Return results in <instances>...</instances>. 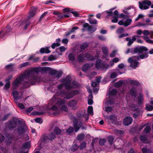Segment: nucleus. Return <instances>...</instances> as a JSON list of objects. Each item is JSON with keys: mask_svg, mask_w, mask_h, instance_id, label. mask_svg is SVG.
I'll return each instance as SVG.
<instances>
[{"mask_svg": "<svg viewBox=\"0 0 153 153\" xmlns=\"http://www.w3.org/2000/svg\"><path fill=\"white\" fill-rule=\"evenodd\" d=\"M60 80L61 82L64 83V84H60L57 85V91L51 100L52 102H54L58 99L56 102L57 105H53L50 109V111H52V113L54 116H56L59 114L61 111L67 112L68 111L67 107L65 105V100L58 98V97H64L66 99H69L79 93V91L77 90H75L71 91H66L64 90H62L63 87L64 85L65 88L68 90H71L72 88H76L78 86L76 82L73 81L72 83H71V78L70 76H68L65 78L61 79Z\"/></svg>", "mask_w": 153, "mask_h": 153, "instance_id": "1", "label": "nucleus"}, {"mask_svg": "<svg viewBox=\"0 0 153 153\" xmlns=\"http://www.w3.org/2000/svg\"><path fill=\"white\" fill-rule=\"evenodd\" d=\"M39 71V69L37 67L25 71L17 76L13 82V89H16L19 86L23 88H27L30 84L34 85L39 82L41 80L40 77L38 75Z\"/></svg>", "mask_w": 153, "mask_h": 153, "instance_id": "2", "label": "nucleus"}, {"mask_svg": "<svg viewBox=\"0 0 153 153\" xmlns=\"http://www.w3.org/2000/svg\"><path fill=\"white\" fill-rule=\"evenodd\" d=\"M42 70L45 72H48L50 74L54 75L56 79H59L61 77L62 75L61 73L55 70L52 69L50 68H42Z\"/></svg>", "mask_w": 153, "mask_h": 153, "instance_id": "3", "label": "nucleus"}, {"mask_svg": "<svg viewBox=\"0 0 153 153\" xmlns=\"http://www.w3.org/2000/svg\"><path fill=\"white\" fill-rule=\"evenodd\" d=\"M55 137V135L53 133H51L47 135L42 136L40 140L41 142L40 146H42L44 143L48 142L49 140H52L54 139Z\"/></svg>", "mask_w": 153, "mask_h": 153, "instance_id": "4", "label": "nucleus"}, {"mask_svg": "<svg viewBox=\"0 0 153 153\" xmlns=\"http://www.w3.org/2000/svg\"><path fill=\"white\" fill-rule=\"evenodd\" d=\"M137 60L135 56L130 57L128 59V62L129 63L130 66L133 68L135 69L139 66V62L137 61Z\"/></svg>", "mask_w": 153, "mask_h": 153, "instance_id": "5", "label": "nucleus"}, {"mask_svg": "<svg viewBox=\"0 0 153 153\" xmlns=\"http://www.w3.org/2000/svg\"><path fill=\"white\" fill-rule=\"evenodd\" d=\"M139 8L141 10H144L148 9L152 3L151 1L146 0L139 1Z\"/></svg>", "mask_w": 153, "mask_h": 153, "instance_id": "6", "label": "nucleus"}, {"mask_svg": "<svg viewBox=\"0 0 153 153\" xmlns=\"http://www.w3.org/2000/svg\"><path fill=\"white\" fill-rule=\"evenodd\" d=\"M109 65L102 61L101 59H97L96 63V68L98 69H107Z\"/></svg>", "mask_w": 153, "mask_h": 153, "instance_id": "7", "label": "nucleus"}, {"mask_svg": "<svg viewBox=\"0 0 153 153\" xmlns=\"http://www.w3.org/2000/svg\"><path fill=\"white\" fill-rule=\"evenodd\" d=\"M148 51V49L144 46H137L134 48L133 51L132 53H138L139 54L142 53L144 51Z\"/></svg>", "mask_w": 153, "mask_h": 153, "instance_id": "8", "label": "nucleus"}, {"mask_svg": "<svg viewBox=\"0 0 153 153\" xmlns=\"http://www.w3.org/2000/svg\"><path fill=\"white\" fill-rule=\"evenodd\" d=\"M83 27L85 28H87L88 31L91 33L94 32L96 30V27H93L92 26H90L87 23H85L83 25Z\"/></svg>", "mask_w": 153, "mask_h": 153, "instance_id": "9", "label": "nucleus"}, {"mask_svg": "<svg viewBox=\"0 0 153 153\" xmlns=\"http://www.w3.org/2000/svg\"><path fill=\"white\" fill-rule=\"evenodd\" d=\"M11 30V29L10 27L9 26H7L4 29V32L3 34L1 33L3 32L2 31H1L0 32V38H1L4 37L6 34L10 32Z\"/></svg>", "mask_w": 153, "mask_h": 153, "instance_id": "10", "label": "nucleus"}, {"mask_svg": "<svg viewBox=\"0 0 153 153\" xmlns=\"http://www.w3.org/2000/svg\"><path fill=\"white\" fill-rule=\"evenodd\" d=\"M132 118L130 117H128L124 118L123 120V124L125 126L130 125L132 122Z\"/></svg>", "mask_w": 153, "mask_h": 153, "instance_id": "11", "label": "nucleus"}, {"mask_svg": "<svg viewBox=\"0 0 153 153\" xmlns=\"http://www.w3.org/2000/svg\"><path fill=\"white\" fill-rule=\"evenodd\" d=\"M36 10V8L33 7L31 8L27 17L28 20L30 19L35 15Z\"/></svg>", "mask_w": 153, "mask_h": 153, "instance_id": "12", "label": "nucleus"}, {"mask_svg": "<svg viewBox=\"0 0 153 153\" xmlns=\"http://www.w3.org/2000/svg\"><path fill=\"white\" fill-rule=\"evenodd\" d=\"M8 123V128L12 130L15 128L17 125L16 122L14 120H12Z\"/></svg>", "mask_w": 153, "mask_h": 153, "instance_id": "13", "label": "nucleus"}, {"mask_svg": "<svg viewBox=\"0 0 153 153\" xmlns=\"http://www.w3.org/2000/svg\"><path fill=\"white\" fill-rule=\"evenodd\" d=\"M77 104V101L75 100H72L69 101L68 103V105L71 108H74L75 109H76L75 107L76 106Z\"/></svg>", "mask_w": 153, "mask_h": 153, "instance_id": "14", "label": "nucleus"}, {"mask_svg": "<svg viewBox=\"0 0 153 153\" xmlns=\"http://www.w3.org/2000/svg\"><path fill=\"white\" fill-rule=\"evenodd\" d=\"M50 48V47L42 48L40 50V52L41 53H49L51 52V51L49 50Z\"/></svg>", "mask_w": 153, "mask_h": 153, "instance_id": "15", "label": "nucleus"}, {"mask_svg": "<svg viewBox=\"0 0 153 153\" xmlns=\"http://www.w3.org/2000/svg\"><path fill=\"white\" fill-rule=\"evenodd\" d=\"M83 123L82 122H80L78 125L77 123H74V126L75 128V131L76 132H77L79 129L82 126Z\"/></svg>", "mask_w": 153, "mask_h": 153, "instance_id": "16", "label": "nucleus"}, {"mask_svg": "<svg viewBox=\"0 0 153 153\" xmlns=\"http://www.w3.org/2000/svg\"><path fill=\"white\" fill-rule=\"evenodd\" d=\"M27 127L25 126L19 127L18 129V133L20 134H24L26 130Z\"/></svg>", "mask_w": 153, "mask_h": 153, "instance_id": "17", "label": "nucleus"}, {"mask_svg": "<svg viewBox=\"0 0 153 153\" xmlns=\"http://www.w3.org/2000/svg\"><path fill=\"white\" fill-rule=\"evenodd\" d=\"M149 55L148 53H146L144 54L140 55L139 56H135L136 57L137 60H139L140 59H143L145 58H147L148 57Z\"/></svg>", "mask_w": 153, "mask_h": 153, "instance_id": "18", "label": "nucleus"}, {"mask_svg": "<svg viewBox=\"0 0 153 153\" xmlns=\"http://www.w3.org/2000/svg\"><path fill=\"white\" fill-rule=\"evenodd\" d=\"M85 57L88 60L93 61L94 59V58L91 56L88 53H86L85 54Z\"/></svg>", "mask_w": 153, "mask_h": 153, "instance_id": "19", "label": "nucleus"}, {"mask_svg": "<svg viewBox=\"0 0 153 153\" xmlns=\"http://www.w3.org/2000/svg\"><path fill=\"white\" fill-rule=\"evenodd\" d=\"M128 82L131 85H138L139 84V82L137 81L130 79H128Z\"/></svg>", "mask_w": 153, "mask_h": 153, "instance_id": "20", "label": "nucleus"}, {"mask_svg": "<svg viewBox=\"0 0 153 153\" xmlns=\"http://www.w3.org/2000/svg\"><path fill=\"white\" fill-rule=\"evenodd\" d=\"M114 137L112 136H108L107 138L108 142L110 145H112L113 144Z\"/></svg>", "mask_w": 153, "mask_h": 153, "instance_id": "21", "label": "nucleus"}, {"mask_svg": "<svg viewBox=\"0 0 153 153\" xmlns=\"http://www.w3.org/2000/svg\"><path fill=\"white\" fill-rule=\"evenodd\" d=\"M136 90L134 88H132L130 91V94L131 96L135 97L136 96Z\"/></svg>", "mask_w": 153, "mask_h": 153, "instance_id": "22", "label": "nucleus"}, {"mask_svg": "<svg viewBox=\"0 0 153 153\" xmlns=\"http://www.w3.org/2000/svg\"><path fill=\"white\" fill-rule=\"evenodd\" d=\"M115 8H114L113 9H111L109 10V11H105L104 12V13L105 14H107L106 16V17L108 18V17L110 16H113V13L112 12V11L114 9H115Z\"/></svg>", "mask_w": 153, "mask_h": 153, "instance_id": "23", "label": "nucleus"}, {"mask_svg": "<svg viewBox=\"0 0 153 153\" xmlns=\"http://www.w3.org/2000/svg\"><path fill=\"white\" fill-rule=\"evenodd\" d=\"M7 137V139H6V141L7 143V144H8L12 142V138H13L12 136L10 134H5Z\"/></svg>", "mask_w": 153, "mask_h": 153, "instance_id": "24", "label": "nucleus"}, {"mask_svg": "<svg viewBox=\"0 0 153 153\" xmlns=\"http://www.w3.org/2000/svg\"><path fill=\"white\" fill-rule=\"evenodd\" d=\"M132 21V19L130 18L127 19L125 21H124V26L126 27L131 25Z\"/></svg>", "mask_w": 153, "mask_h": 153, "instance_id": "25", "label": "nucleus"}, {"mask_svg": "<svg viewBox=\"0 0 153 153\" xmlns=\"http://www.w3.org/2000/svg\"><path fill=\"white\" fill-rule=\"evenodd\" d=\"M91 66L88 63H87L84 65L82 67V70L84 71H87L88 69L90 68Z\"/></svg>", "mask_w": 153, "mask_h": 153, "instance_id": "26", "label": "nucleus"}, {"mask_svg": "<svg viewBox=\"0 0 153 153\" xmlns=\"http://www.w3.org/2000/svg\"><path fill=\"white\" fill-rule=\"evenodd\" d=\"M62 131L60 130L59 128L57 127H55L54 132L57 135L61 134H62Z\"/></svg>", "mask_w": 153, "mask_h": 153, "instance_id": "27", "label": "nucleus"}, {"mask_svg": "<svg viewBox=\"0 0 153 153\" xmlns=\"http://www.w3.org/2000/svg\"><path fill=\"white\" fill-rule=\"evenodd\" d=\"M68 57L69 60L71 61L72 62H74L75 60V55L73 53H69Z\"/></svg>", "mask_w": 153, "mask_h": 153, "instance_id": "28", "label": "nucleus"}, {"mask_svg": "<svg viewBox=\"0 0 153 153\" xmlns=\"http://www.w3.org/2000/svg\"><path fill=\"white\" fill-rule=\"evenodd\" d=\"M108 120L111 121V123H114L117 121V118L114 115H111L108 118Z\"/></svg>", "mask_w": 153, "mask_h": 153, "instance_id": "29", "label": "nucleus"}, {"mask_svg": "<svg viewBox=\"0 0 153 153\" xmlns=\"http://www.w3.org/2000/svg\"><path fill=\"white\" fill-rule=\"evenodd\" d=\"M103 53L105 56H107L108 55V50L106 47H103L102 49Z\"/></svg>", "mask_w": 153, "mask_h": 153, "instance_id": "30", "label": "nucleus"}, {"mask_svg": "<svg viewBox=\"0 0 153 153\" xmlns=\"http://www.w3.org/2000/svg\"><path fill=\"white\" fill-rule=\"evenodd\" d=\"M138 103L140 104H141L143 100V95L142 94H140L138 97Z\"/></svg>", "mask_w": 153, "mask_h": 153, "instance_id": "31", "label": "nucleus"}, {"mask_svg": "<svg viewBox=\"0 0 153 153\" xmlns=\"http://www.w3.org/2000/svg\"><path fill=\"white\" fill-rule=\"evenodd\" d=\"M88 46V44L86 42L82 43L80 45V48L81 49L85 50Z\"/></svg>", "mask_w": 153, "mask_h": 153, "instance_id": "32", "label": "nucleus"}, {"mask_svg": "<svg viewBox=\"0 0 153 153\" xmlns=\"http://www.w3.org/2000/svg\"><path fill=\"white\" fill-rule=\"evenodd\" d=\"M153 25L152 24H145L143 23H142L141 22H139L137 23L136 25L135 26H143V27H146L148 25Z\"/></svg>", "mask_w": 153, "mask_h": 153, "instance_id": "33", "label": "nucleus"}, {"mask_svg": "<svg viewBox=\"0 0 153 153\" xmlns=\"http://www.w3.org/2000/svg\"><path fill=\"white\" fill-rule=\"evenodd\" d=\"M142 37L147 43H153V41H152V40L150 39L147 36H142Z\"/></svg>", "mask_w": 153, "mask_h": 153, "instance_id": "34", "label": "nucleus"}, {"mask_svg": "<svg viewBox=\"0 0 153 153\" xmlns=\"http://www.w3.org/2000/svg\"><path fill=\"white\" fill-rule=\"evenodd\" d=\"M88 114L92 115L93 114V108L92 106H89L88 107Z\"/></svg>", "mask_w": 153, "mask_h": 153, "instance_id": "35", "label": "nucleus"}, {"mask_svg": "<svg viewBox=\"0 0 153 153\" xmlns=\"http://www.w3.org/2000/svg\"><path fill=\"white\" fill-rule=\"evenodd\" d=\"M77 60L79 62H82L84 61V57L83 55L79 54L77 57Z\"/></svg>", "mask_w": 153, "mask_h": 153, "instance_id": "36", "label": "nucleus"}, {"mask_svg": "<svg viewBox=\"0 0 153 153\" xmlns=\"http://www.w3.org/2000/svg\"><path fill=\"white\" fill-rule=\"evenodd\" d=\"M30 143L29 142H26L24 144L23 148L24 149L29 148L30 147Z\"/></svg>", "mask_w": 153, "mask_h": 153, "instance_id": "37", "label": "nucleus"}, {"mask_svg": "<svg viewBox=\"0 0 153 153\" xmlns=\"http://www.w3.org/2000/svg\"><path fill=\"white\" fill-rule=\"evenodd\" d=\"M12 94L14 99L17 100L19 99L18 93L17 91H13L12 92Z\"/></svg>", "mask_w": 153, "mask_h": 153, "instance_id": "38", "label": "nucleus"}, {"mask_svg": "<svg viewBox=\"0 0 153 153\" xmlns=\"http://www.w3.org/2000/svg\"><path fill=\"white\" fill-rule=\"evenodd\" d=\"M126 39L127 41H128L127 43V45L129 46H130L131 45V44L134 42H133V41H132L131 40V39L130 37H126Z\"/></svg>", "mask_w": 153, "mask_h": 153, "instance_id": "39", "label": "nucleus"}, {"mask_svg": "<svg viewBox=\"0 0 153 153\" xmlns=\"http://www.w3.org/2000/svg\"><path fill=\"white\" fill-rule=\"evenodd\" d=\"M106 142V140L105 138L100 139L99 141V144L101 146L104 145L105 143Z\"/></svg>", "mask_w": 153, "mask_h": 153, "instance_id": "40", "label": "nucleus"}, {"mask_svg": "<svg viewBox=\"0 0 153 153\" xmlns=\"http://www.w3.org/2000/svg\"><path fill=\"white\" fill-rule=\"evenodd\" d=\"M84 137V134H80L77 135V138L78 140H83Z\"/></svg>", "mask_w": 153, "mask_h": 153, "instance_id": "41", "label": "nucleus"}, {"mask_svg": "<svg viewBox=\"0 0 153 153\" xmlns=\"http://www.w3.org/2000/svg\"><path fill=\"white\" fill-rule=\"evenodd\" d=\"M78 148V146L77 145L74 144L71 147V151L73 152L76 151L77 150Z\"/></svg>", "mask_w": 153, "mask_h": 153, "instance_id": "42", "label": "nucleus"}, {"mask_svg": "<svg viewBox=\"0 0 153 153\" xmlns=\"http://www.w3.org/2000/svg\"><path fill=\"white\" fill-rule=\"evenodd\" d=\"M146 108L148 111H151L153 110V106L148 104L146 105Z\"/></svg>", "mask_w": 153, "mask_h": 153, "instance_id": "43", "label": "nucleus"}, {"mask_svg": "<svg viewBox=\"0 0 153 153\" xmlns=\"http://www.w3.org/2000/svg\"><path fill=\"white\" fill-rule=\"evenodd\" d=\"M86 146V143L85 142H83L79 146V149L80 150H83L85 148Z\"/></svg>", "mask_w": 153, "mask_h": 153, "instance_id": "44", "label": "nucleus"}, {"mask_svg": "<svg viewBox=\"0 0 153 153\" xmlns=\"http://www.w3.org/2000/svg\"><path fill=\"white\" fill-rule=\"evenodd\" d=\"M74 131V128L72 127H69L68 129L66 130L67 133L68 134H69L73 132Z\"/></svg>", "mask_w": 153, "mask_h": 153, "instance_id": "45", "label": "nucleus"}, {"mask_svg": "<svg viewBox=\"0 0 153 153\" xmlns=\"http://www.w3.org/2000/svg\"><path fill=\"white\" fill-rule=\"evenodd\" d=\"M147 137V136L143 135L140 137V139L141 141L144 142L146 143Z\"/></svg>", "mask_w": 153, "mask_h": 153, "instance_id": "46", "label": "nucleus"}, {"mask_svg": "<svg viewBox=\"0 0 153 153\" xmlns=\"http://www.w3.org/2000/svg\"><path fill=\"white\" fill-rule=\"evenodd\" d=\"M123 84V81H119L115 83V85L116 87H121Z\"/></svg>", "mask_w": 153, "mask_h": 153, "instance_id": "47", "label": "nucleus"}, {"mask_svg": "<svg viewBox=\"0 0 153 153\" xmlns=\"http://www.w3.org/2000/svg\"><path fill=\"white\" fill-rule=\"evenodd\" d=\"M29 62H24L20 64L19 66V68H21L27 66V65H29Z\"/></svg>", "mask_w": 153, "mask_h": 153, "instance_id": "48", "label": "nucleus"}, {"mask_svg": "<svg viewBox=\"0 0 153 153\" xmlns=\"http://www.w3.org/2000/svg\"><path fill=\"white\" fill-rule=\"evenodd\" d=\"M57 59L56 56H54L53 55H51L48 57V60L49 61H51L55 60Z\"/></svg>", "mask_w": 153, "mask_h": 153, "instance_id": "49", "label": "nucleus"}, {"mask_svg": "<svg viewBox=\"0 0 153 153\" xmlns=\"http://www.w3.org/2000/svg\"><path fill=\"white\" fill-rule=\"evenodd\" d=\"M117 91V90L114 89H113L110 92L109 95L110 96H114L116 95Z\"/></svg>", "mask_w": 153, "mask_h": 153, "instance_id": "50", "label": "nucleus"}, {"mask_svg": "<svg viewBox=\"0 0 153 153\" xmlns=\"http://www.w3.org/2000/svg\"><path fill=\"white\" fill-rule=\"evenodd\" d=\"M124 32V30L122 27H120L118 28L116 31V33L118 34L122 33Z\"/></svg>", "mask_w": 153, "mask_h": 153, "instance_id": "51", "label": "nucleus"}, {"mask_svg": "<svg viewBox=\"0 0 153 153\" xmlns=\"http://www.w3.org/2000/svg\"><path fill=\"white\" fill-rule=\"evenodd\" d=\"M143 153H149L151 152V150L150 149H147L146 148L144 147L142 149Z\"/></svg>", "mask_w": 153, "mask_h": 153, "instance_id": "52", "label": "nucleus"}, {"mask_svg": "<svg viewBox=\"0 0 153 153\" xmlns=\"http://www.w3.org/2000/svg\"><path fill=\"white\" fill-rule=\"evenodd\" d=\"M89 22L91 24H97V21L96 19H90L89 20Z\"/></svg>", "mask_w": 153, "mask_h": 153, "instance_id": "53", "label": "nucleus"}, {"mask_svg": "<svg viewBox=\"0 0 153 153\" xmlns=\"http://www.w3.org/2000/svg\"><path fill=\"white\" fill-rule=\"evenodd\" d=\"M117 52V51L116 50L113 51L110 55V56L111 58L115 57L116 54Z\"/></svg>", "mask_w": 153, "mask_h": 153, "instance_id": "54", "label": "nucleus"}, {"mask_svg": "<svg viewBox=\"0 0 153 153\" xmlns=\"http://www.w3.org/2000/svg\"><path fill=\"white\" fill-rule=\"evenodd\" d=\"M60 43H53L51 45V48L53 49H54L56 47L59 46L60 45Z\"/></svg>", "mask_w": 153, "mask_h": 153, "instance_id": "55", "label": "nucleus"}, {"mask_svg": "<svg viewBox=\"0 0 153 153\" xmlns=\"http://www.w3.org/2000/svg\"><path fill=\"white\" fill-rule=\"evenodd\" d=\"M119 61V59L118 58H114L112 61H110V63H112L113 62L117 63Z\"/></svg>", "mask_w": 153, "mask_h": 153, "instance_id": "56", "label": "nucleus"}, {"mask_svg": "<svg viewBox=\"0 0 153 153\" xmlns=\"http://www.w3.org/2000/svg\"><path fill=\"white\" fill-rule=\"evenodd\" d=\"M7 83L5 84L4 88V89H7L9 88L10 85V83L9 82H7Z\"/></svg>", "mask_w": 153, "mask_h": 153, "instance_id": "57", "label": "nucleus"}, {"mask_svg": "<svg viewBox=\"0 0 153 153\" xmlns=\"http://www.w3.org/2000/svg\"><path fill=\"white\" fill-rule=\"evenodd\" d=\"M151 128L149 126H146L144 129V131L147 133L149 132Z\"/></svg>", "mask_w": 153, "mask_h": 153, "instance_id": "58", "label": "nucleus"}, {"mask_svg": "<svg viewBox=\"0 0 153 153\" xmlns=\"http://www.w3.org/2000/svg\"><path fill=\"white\" fill-rule=\"evenodd\" d=\"M98 38L101 41H104L105 40V38L102 36L100 35L98 36Z\"/></svg>", "mask_w": 153, "mask_h": 153, "instance_id": "59", "label": "nucleus"}, {"mask_svg": "<svg viewBox=\"0 0 153 153\" xmlns=\"http://www.w3.org/2000/svg\"><path fill=\"white\" fill-rule=\"evenodd\" d=\"M113 14L114 15V16H113V18H118V12L117 10H115L114 13Z\"/></svg>", "mask_w": 153, "mask_h": 153, "instance_id": "60", "label": "nucleus"}, {"mask_svg": "<svg viewBox=\"0 0 153 153\" xmlns=\"http://www.w3.org/2000/svg\"><path fill=\"white\" fill-rule=\"evenodd\" d=\"M18 106L19 108L21 109H24L25 108V106L22 103H18Z\"/></svg>", "mask_w": 153, "mask_h": 153, "instance_id": "61", "label": "nucleus"}, {"mask_svg": "<svg viewBox=\"0 0 153 153\" xmlns=\"http://www.w3.org/2000/svg\"><path fill=\"white\" fill-rule=\"evenodd\" d=\"M143 34L144 35H149L150 33L149 31L148 30H144L143 32Z\"/></svg>", "mask_w": 153, "mask_h": 153, "instance_id": "62", "label": "nucleus"}, {"mask_svg": "<svg viewBox=\"0 0 153 153\" xmlns=\"http://www.w3.org/2000/svg\"><path fill=\"white\" fill-rule=\"evenodd\" d=\"M4 139L5 138L4 136L1 134H0V143H2L4 141Z\"/></svg>", "mask_w": 153, "mask_h": 153, "instance_id": "63", "label": "nucleus"}, {"mask_svg": "<svg viewBox=\"0 0 153 153\" xmlns=\"http://www.w3.org/2000/svg\"><path fill=\"white\" fill-rule=\"evenodd\" d=\"M59 49L61 52H64L66 50V48L63 46L60 47Z\"/></svg>", "mask_w": 153, "mask_h": 153, "instance_id": "64", "label": "nucleus"}]
</instances>
